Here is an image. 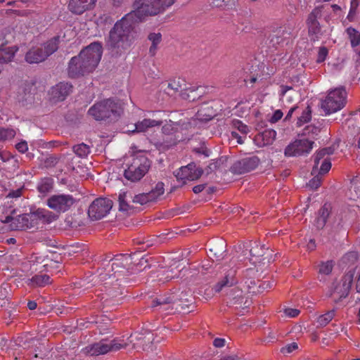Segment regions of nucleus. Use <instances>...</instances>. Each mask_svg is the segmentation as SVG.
Here are the masks:
<instances>
[{
  "instance_id": "60",
  "label": "nucleus",
  "mask_w": 360,
  "mask_h": 360,
  "mask_svg": "<svg viewBox=\"0 0 360 360\" xmlns=\"http://www.w3.org/2000/svg\"><path fill=\"white\" fill-rule=\"evenodd\" d=\"M297 108V106H294V107L291 108L289 110V111H288V114H287V115H286V117H285V120H288V119H290V118L292 117V115L293 112H295V110Z\"/></svg>"
},
{
  "instance_id": "45",
  "label": "nucleus",
  "mask_w": 360,
  "mask_h": 360,
  "mask_svg": "<svg viewBox=\"0 0 360 360\" xmlns=\"http://www.w3.org/2000/svg\"><path fill=\"white\" fill-rule=\"evenodd\" d=\"M328 53V50L325 46H321L319 48V52H318V57H317V62L318 63H322L323 62Z\"/></svg>"
},
{
  "instance_id": "25",
  "label": "nucleus",
  "mask_w": 360,
  "mask_h": 360,
  "mask_svg": "<svg viewBox=\"0 0 360 360\" xmlns=\"http://www.w3.org/2000/svg\"><path fill=\"white\" fill-rule=\"evenodd\" d=\"M51 283V278L47 274H36L26 281L31 288L44 287Z\"/></svg>"
},
{
  "instance_id": "2",
  "label": "nucleus",
  "mask_w": 360,
  "mask_h": 360,
  "mask_svg": "<svg viewBox=\"0 0 360 360\" xmlns=\"http://www.w3.org/2000/svg\"><path fill=\"white\" fill-rule=\"evenodd\" d=\"M103 53L101 43L94 42L71 58L68 69L70 77L76 78L93 72L98 66Z\"/></svg>"
},
{
  "instance_id": "62",
  "label": "nucleus",
  "mask_w": 360,
  "mask_h": 360,
  "mask_svg": "<svg viewBox=\"0 0 360 360\" xmlns=\"http://www.w3.org/2000/svg\"><path fill=\"white\" fill-rule=\"evenodd\" d=\"M355 288L356 292L360 293V273L358 277L356 278Z\"/></svg>"
},
{
  "instance_id": "44",
  "label": "nucleus",
  "mask_w": 360,
  "mask_h": 360,
  "mask_svg": "<svg viewBox=\"0 0 360 360\" xmlns=\"http://www.w3.org/2000/svg\"><path fill=\"white\" fill-rule=\"evenodd\" d=\"M24 191H25L24 186H20V188H17L16 190H12L11 191H9V193L6 195V198H18L22 195Z\"/></svg>"
},
{
  "instance_id": "8",
  "label": "nucleus",
  "mask_w": 360,
  "mask_h": 360,
  "mask_svg": "<svg viewBox=\"0 0 360 360\" xmlns=\"http://www.w3.org/2000/svg\"><path fill=\"white\" fill-rule=\"evenodd\" d=\"M141 339V338H138L137 336L131 335L127 338V341L124 340H113L110 342L101 340L91 345L88 352L92 356H98L105 354L109 352H115L122 348H126L129 344H132V347H134L136 345L134 340Z\"/></svg>"
},
{
  "instance_id": "31",
  "label": "nucleus",
  "mask_w": 360,
  "mask_h": 360,
  "mask_svg": "<svg viewBox=\"0 0 360 360\" xmlns=\"http://www.w3.org/2000/svg\"><path fill=\"white\" fill-rule=\"evenodd\" d=\"M162 89L169 96H173L181 88V85L179 82L171 81L169 82H165L162 84Z\"/></svg>"
},
{
  "instance_id": "1",
  "label": "nucleus",
  "mask_w": 360,
  "mask_h": 360,
  "mask_svg": "<svg viewBox=\"0 0 360 360\" xmlns=\"http://www.w3.org/2000/svg\"><path fill=\"white\" fill-rule=\"evenodd\" d=\"M175 0H136L134 11L117 21L109 32L106 47L115 56L125 53L132 46L137 34L135 25L137 20L155 15L172 6Z\"/></svg>"
},
{
  "instance_id": "15",
  "label": "nucleus",
  "mask_w": 360,
  "mask_h": 360,
  "mask_svg": "<svg viewBox=\"0 0 360 360\" xmlns=\"http://www.w3.org/2000/svg\"><path fill=\"white\" fill-rule=\"evenodd\" d=\"M314 141L308 139H297L290 143L285 148L284 154L287 157L300 156L310 153L313 148Z\"/></svg>"
},
{
  "instance_id": "42",
  "label": "nucleus",
  "mask_w": 360,
  "mask_h": 360,
  "mask_svg": "<svg viewBox=\"0 0 360 360\" xmlns=\"http://www.w3.org/2000/svg\"><path fill=\"white\" fill-rule=\"evenodd\" d=\"M0 160L4 162L12 161L15 163L14 166H15L18 162L17 160L14 158L12 154L6 150L0 151Z\"/></svg>"
},
{
  "instance_id": "24",
  "label": "nucleus",
  "mask_w": 360,
  "mask_h": 360,
  "mask_svg": "<svg viewBox=\"0 0 360 360\" xmlns=\"http://www.w3.org/2000/svg\"><path fill=\"white\" fill-rule=\"evenodd\" d=\"M345 32L352 48L360 58V32L352 27H349L346 29Z\"/></svg>"
},
{
  "instance_id": "47",
  "label": "nucleus",
  "mask_w": 360,
  "mask_h": 360,
  "mask_svg": "<svg viewBox=\"0 0 360 360\" xmlns=\"http://www.w3.org/2000/svg\"><path fill=\"white\" fill-rule=\"evenodd\" d=\"M321 179L319 176H315L313 179H311L307 186L310 187L313 190L317 189L321 186Z\"/></svg>"
},
{
  "instance_id": "4",
  "label": "nucleus",
  "mask_w": 360,
  "mask_h": 360,
  "mask_svg": "<svg viewBox=\"0 0 360 360\" xmlns=\"http://www.w3.org/2000/svg\"><path fill=\"white\" fill-rule=\"evenodd\" d=\"M123 113V106L120 101L108 98L94 103L88 114L95 120H116Z\"/></svg>"
},
{
  "instance_id": "63",
  "label": "nucleus",
  "mask_w": 360,
  "mask_h": 360,
  "mask_svg": "<svg viewBox=\"0 0 360 360\" xmlns=\"http://www.w3.org/2000/svg\"><path fill=\"white\" fill-rule=\"evenodd\" d=\"M315 248V242L314 240H310L307 244V248L309 250H313Z\"/></svg>"
},
{
  "instance_id": "38",
  "label": "nucleus",
  "mask_w": 360,
  "mask_h": 360,
  "mask_svg": "<svg viewBox=\"0 0 360 360\" xmlns=\"http://www.w3.org/2000/svg\"><path fill=\"white\" fill-rule=\"evenodd\" d=\"M311 108L308 105L303 110L301 116L298 118L297 124L301 126L302 124L307 123L311 120Z\"/></svg>"
},
{
  "instance_id": "27",
  "label": "nucleus",
  "mask_w": 360,
  "mask_h": 360,
  "mask_svg": "<svg viewBox=\"0 0 360 360\" xmlns=\"http://www.w3.org/2000/svg\"><path fill=\"white\" fill-rule=\"evenodd\" d=\"M18 49L15 46H8L0 49V63H8L13 60Z\"/></svg>"
},
{
  "instance_id": "57",
  "label": "nucleus",
  "mask_w": 360,
  "mask_h": 360,
  "mask_svg": "<svg viewBox=\"0 0 360 360\" xmlns=\"http://www.w3.org/2000/svg\"><path fill=\"white\" fill-rule=\"evenodd\" d=\"M232 136L235 139H237V141L238 143L241 144L243 143V139L242 136H238V133L236 131H232Z\"/></svg>"
},
{
  "instance_id": "56",
  "label": "nucleus",
  "mask_w": 360,
  "mask_h": 360,
  "mask_svg": "<svg viewBox=\"0 0 360 360\" xmlns=\"http://www.w3.org/2000/svg\"><path fill=\"white\" fill-rule=\"evenodd\" d=\"M205 184L197 185L193 188V191L195 194H198V193H200V192H202L205 189Z\"/></svg>"
},
{
  "instance_id": "50",
  "label": "nucleus",
  "mask_w": 360,
  "mask_h": 360,
  "mask_svg": "<svg viewBox=\"0 0 360 360\" xmlns=\"http://www.w3.org/2000/svg\"><path fill=\"white\" fill-rule=\"evenodd\" d=\"M175 277V276L173 275V271L172 270H167L166 272H165V275L164 277H161L159 278V281L162 283H165V282H167L170 280H172V278H174Z\"/></svg>"
},
{
  "instance_id": "55",
  "label": "nucleus",
  "mask_w": 360,
  "mask_h": 360,
  "mask_svg": "<svg viewBox=\"0 0 360 360\" xmlns=\"http://www.w3.org/2000/svg\"><path fill=\"white\" fill-rule=\"evenodd\" d=\"M213 345L216 347H222L225 345V340L223 338H215Z\"/></svg>"
},
{
  "instance_id": "3",
  "label": "nucleus",
  "mask_w": 360,
  "mask_h": 360,
  "mask_svg": "<svg viewBox=\"0 0 360 360\" xmlns=\"http://www.w3.org/2000/svg\"><path fill=\"white\" fill-rule=\"evenodd\" d=\"M165 192L164 184L158 182L155 187L147 193H139L135 195L134 197L127 192L121 191L119 194V209L120 211L126 212L127 213H132L134 211L133 207L131 206L128 202V198L132 199V202L135 204L141 205H146L150 202L156 201Z\"/></svg>"
},
{
  "instance_id": "41",
  "label": "nucleus",
  "mask_w": 360,
  "mask_h": 360,
  "mask_svg": "<svg viewBox=\"0 0 360 360\" xmlns=\"http://www.w3.org/2000/svg\"><path fill=\"white\" fill-rule=\"evenodd\" d=\"M233 124L236 129H237L240 132H241V134L244 135V137H245L247 134L249 132L248 127L240 120H234L233 122Z\"/></svg>"
},
{
  "instance_id": "30",
  "label": "nucleus",
  "mask_w": 360,
  "mask_h": 360,
  "mask_svg": "<svg viewBox=\"0 0 360 360\" xmlns=\"http://www.w3.org/2000/svg\"><path fill=\"white\" fill-rule=\"evenodd\" d=\"M264 252L265 249L264 246H260L256 242H254L253 245L251 246V249L250 250V255L252 256L251 259L252 260V262H259V258L264 255Z\"/></svg>"
},
{
  "instance_id": "11",
  "label": "nucleus",
  "mask_w": 360,
  "mask_h": 360,
  "mask_svg": "<svg viewBox=\"0 0 360 360\" xmlns=\"http://www.w3.org/2000/svg\"><path fill=\"white\" fill-rule=\"evenodd\" d=\"M112 207V202L108 198H99L94 200L89 207L88 214L93 220L105 217Z\"/></svg>"
},
{
  "instance_id": "12",
  "label": "nucleus",
  "mask_w": 360,
  "mask_h": 360,
  "mask_svg": "<svg viewBox=\"0 0 360 360\" xmlns=\"http://www.w3.org/2000/svg\"><path fill=\"white\" fill-rule=\"evenodd\" d=\"M75 202V198L69 194H55L47 199L46 204L48 207L61 213L68 211Z\"/></svg>"
},
{
  "instance_id": "61",
  "label": "nucleus",
  "mask_w": 360,
  "mask_h": 360,
  "mask_svg": "<svg viewBox=\"0 0 360 360\" xmlns=\"http://www.w3.org/2000/svg\"><path fill=\"white\" fill-rule=\"evenodd\" d=\"M237 358L238 357L236 355H228L223 356L219 360H236Z\"/></svg>"
},
{
  "instance_id": "22",
  "label": "nucleus",
  "mask_w": 360,
  "mask_h": 360,
  "mask_svg": "<svg viewBox=\"0 0 360 360\" xmlns=\"http://www.w3.org/2000/svg\"><path fill=\"white\" fill-rule=\"evenodd\" d=\"M132 262L131 257L129 255H119L112 259L111 268L112 271L116 273L122 272L124 269H128Z\"/></svg>"
},
{
  "instance_id": "35",
  "label": "nucleus",
  "mask_w": 360,
  "mask_h": 360,
  "mask_svg": "<svg viewBox=\"0 0 360 360\" xmlns=\"http://www.w3.org/2000/svg\"><path fill=\"white\" fill-rule=\"evenodd\" d=\"M259 136L263 141V145H270L275 140L276 136V132L274 129H266L264 130L262 133H261Z\"/></svg>"
},
{
  "instance_id": "34",
  "label": "nucleus",
  "mask_w": 360,
  "mask_h": 360,
  "mask_svg": "<svg viewBox=\"0 0 360 360\" xmlns=\"http://www.w3.org/2000/svg\"><path fill=\"white\" fill-rule=\"evenodd\" d=\"M16 135V131L12 128L0 127V142H6L12 140Z\"/></svg>"
},
{
  "instance_id": "18",
  "label": "nucleus",
  "mask_w": 360,
  "mask_h": 360,
  "mask_svg": "<svg viewBox=\"0 0 360 360\" xmlns=\"http://www.w3.org/2000/svg\"><path fill=\"white\" fill-rule=\"evenodd\" d=\"M321 16V11L319 8L314 9L309 15L307 18V26L309 29V34L314 41L318 39L319 34L321 32V27L318 21V18Z\"/></svg>"
},
{
  "instance_id": "49",
  "label": "nucleus",
  "mask_w": 360,
  "mask_h": 360,
  "mask_svg": "<svg viewBox=\"0 0 360 360\" xmlns=\"http://www.w3.org/2000/svg\"><path fill=\"white\" fill-rule=\"evenodd\" d=\"M284 313L286 316L294 318L299 315L300 311L297 309L288 308L285 309Z\"/></svg>"
},
{
  "instance_id": "32",
  "label": "nucleus",
  "mask_w": 360,
  "mask_h": 360,
  "mask_svg": "<svg viewBox=\"0 0 360 360\" xmlns=\"http://www.w3.org/2000/svg\"><path fill=\"white\" fill-rule=\"evenodd\" d=\"M335 315V310L333 309L319 316L316 319L317 327H324L328 324Z\"/></svg>"
},
{
  "instance_id": "20",
  "label": "nucleus",
  "mask_w": 360,
  "mask_h": 360,
  "mask_svg": "<svg viewBox=\"0 0 360 360\" xmlns=\"http://www.w3.org/2000/svg\"><path fill=\"white\" fill-rule=\"evenodd\" d=\"M97 0H70L68 8L77 15H81L86 11L92 9Z\"/></svg>"
},
{
  "instance_id": "26",
  "label": "nucleus",
  "mask_w": 360,
  "mask_h": 360,
  "mask_svg": "<svg viewBox=\"0 0 360 360\" xmlns=\"http://www.w3.org/2000/svg\"><path fill=\"white\" fill-rule=\"evenodd\" d=\"M162 121L155 120L152 119H144L142 121L138 122L135 124V129L132 130L133 132H144L148 129L154 127L160 126Z\"/></svg>"
},
{
  "instance_id": "10",
  "label": "nucleus",
  "mask_w": 360,
  "mask_h": 360,
  "mask_svg": "<svg viewBox=\"0 0 360 360\" xmlns=\"http://www.w3.org/2000/svg\"><path fill=\"white\" fill-rule=\"evenodd\" d=\"M15 210L6 217H0L1 222L8 224V228L12 231L25 230L34 227L30 214H25L14 217Z\"/></svg>"
},
{
  "instance_id": "6",
  "label": "nucleus",
  "mask_w": 360,
  "mask_h": 360,
  "mask_svg": "<svg viewBox=\"0 0 360 360\" xmlns=\"http://www.w3.org/2000/svg\"><path fill=\"white\" fill-rule=\"evenodd\" d=\"M127 169L124 172V177L132 182L140 181L148 172L150 162L143 155H134L131 161L127 163Z\"/></svg>"
},
{
  "instance_id": "64",
  "label": "nucleus",
  "mask_w": 360,
  "mask_h": 360,
  "mask_svg": "<svg viewBox=\"0 0 360 360\" xmlns=\"http://www.w3.org/2000/svg\"><path fill=\"white\" fill-rule=\"evenodd\" d=\"M291 89H292V88L289 87L288 86H281V94L283 96H284L288 91L291 90Z\"/></svg>"
},
{
  "instance_id": "28",
  "label": "nucleus",
  "mask_w": 360,
  "mask_h": 360,
  "mask_svg": "<svg viewBox=\"0 0 360 360\" xmlns=\"http://www.w3.org/2000/svg\"><path fill=\"white\" fill-rule=\"evenodd\" d=\"M53 186V181L52 179L44 178L39 182L37 185V190L42 195V196H45L47 193L52 191Z\"/></svg>"
},
{
  "instance_id": "33",
  "label": "nucleus",
  "mask_w": 360,
  "mask_h": 360,
  "mask_svg": "<svg viewBox=\"0 0 360 360\" xmlns=\"http://www.w3.org/2000/svg\"><path fill=\"white\" fill-rule=\"evenodd\" d=\"M148 39L151 41L152 44L149 49V53L151 56H154L158 49V45L162 40V35L160 33H150L148 37Z\"/></svg>"
},
{
  "instance_id": "58",
  "label": "nucleus",
  "mask_w": 360,
  "mask_h": 360,
  "mask_svg": "<svg viewBox=\"0 0 360 360\" xmlns=\"http://www.w3.org/2000/svg\"><path fill=\"white\" fill-rule=\"evenodd\" d=\"M7 288L6 287L1 288L0 290V298L5 299L7 296Z\"/></svg>"
},
{
  "instance_id": "54",
  "label": "nucleus",
  "mask_w": 360,
  "mask_h": 360,
  "mask_svg": "<svg viewBox=\"0 0 360 360\" xmlns=\"http://www.w3.org/2000/svg\"><path fill=\"white\" fill-rule=\"evenodd\" d=\"M33 88V84H25L23 90L25 91V99H27L31 95V91Z\"/></svg>"
},
{
  "instance_id": "53",
  "label": "nucleus",
  "mask_w": 360,
  "mask_h": 360,
  "mask_svg": "<svg viewBox=\"0 0 360 360\" xmlns=\"http://www.w3.org/2000/svg\"><path fill=\"white\" fill-rule=\"evenodd\" d=\"M172 302L171 299L167 298V299H157L156 300L153 301V307L162 305L164 304L170 303Z\"/></svg>"
},
{
  "instance_id": "59",
  "label": "nucleus",
  "mask_w": 360,
  "mask_h": 360,
  "mask_svg": "<svg viewBox=\"0 0 360 360\" xmlns=\"http://www.w3.org/2000/svg\"><path fill=\"white\" fill-rule=\"evenodd\" d=\"M37 304L36 302H34V301H29L27 303V307L30 310L35 309L37 308Z\"/></svg>"
},
{
  "instance_id": "23",
  "label": "nucleus",
  "mask_w": 360,
  "mask_h": 360,
  "mask_svg": "<svg viewBox=\"0 0 360 360\" xmlns=\"http://www.w3.org/2000/svg\"><path fill=\"white\" fill-rule=\"evenodd\" d=\"M34 227L37 224V221L43 223H51L56 219V215L49 210L38 209L30 214Z\"/></svg>"
},
{
  "instance_id": "43",
  "label": "nucleus",
  "mask_w": 360,
  "mask_h": 360,
  "mask_svg": "<svg viewBox=\"0 0 360 360\" xmlns=\"http://www.w3.org/2000/svg\"><path fill=\"white\" fill-rule=\"evenodd\" d=\"M358 6V1L356 0H352L351 6L347 15V18L350 21H353L356 16V9Z\"/></svg>"
},
{
  "instance_id": "37",
  "label": "nucleus",
  "mask_w": 360,
  "mask_h": 360,
  "mask_svg": "<svg viewBox=\"0 0 360 360\" xmlns=\"http://www.w3.org/2000/svg\"><path fill=\"white\" fill-rule=\"evenodd\" d=\"M319 132V127L315 126L314 124H309L303 129L302 135L314 138L315 136L318 135Z\"/></svg>"
},
{
  "instance_id": "14",
  "label": "nucleus",
  "mask_w": 360,
  "mask_h": 360,
  "mask_svg": "<svg viewBox=\"0 0 360 360\" xmlns=\"http://www.w3.org/2000/svg\"><path fill=\"white\" fill-rule=\"evenodd\" d=\"M354 276V271H349L341 278L340 282L335 286L331 296L337 302L339 300L345 298L349 292L353 283Z\"/></svg>"
},
{
  "instance_id": "9",
  "label": "nucleus",
  "mask_w": 360,
  "mask_h": 360,
  "mask_svg": "<svg viewBox=\"0 0 360 360\" xmlns=\"http://www.w3.org/2000/svg\"><path fill=\"white\" fill-rule=\"evenodd\" d=\"M347 92L342 87L330 91L326 98L321 101V108L326 115L336 112L342 109L346 104Z\"/></svg>"
},
{
  "instance_id": "51",
  "label": "nucleus",
  "mask_w": 360,
  "mask_h": 360,
  "mask_svg": "<svg viewBox=\"0 0 360 360\" xmlns=\"http://www.w3.org/2000/svg\"><path fill=\"white\" fill-rule=\"evenodd\" d=\"M283 115V112L281 110H276L274 112L272 117H271L270 122L271 123H276L282 118Z\"/></svg>"
},
{
  "instance_id": "36",
  "label": "nucleus",
  "mask_w": 360,
  "mask_h": 360,
  "mask_svg": "<svg viewBox=\"0 0 360 360\" xmlns=\"http://www.w3.org/2000/svg\"><path fill=\"white\" fill-rule=\"evenodd\" d=\"M73 151L78 157L83 158L89 154L90 148L87 145L80 143L73 146Z\"/></svg>"
},
{
  "instance_id": "52",
  "label": "nucleus",
  "mask_w": 360,
  "mask_h": 360,
  "mask_svg": "<svg viewBox=\"0 0 360 360\" xmlns=\"http://www.w3.org/2000/svg\"><path fill=\"white\" fill-rule=\"evenodd\" d=\"M15 148L21 153H24L28 150L27 143L25 141L17 143Z\"/></svg>"
},
{
  "instance_id": "13",
  "label": "nucleus",
  "mask_w": 360,
  "mask_h": 360,
  "mask_svg": "<svg viewBox=\"0 0 360 360\" xmlns=\"http://www.w3.org/2000/svg\"><path fill=\"white\" fill-rule=\"evenodd\" d=\"M333 153L331 148H326L319 150L314 155V165L311 171V174L315 175L324 174L327 173L331 168V163L326 155Z\"/></svg>"
},
{
  "instance_id": "5",
  "label": "nucleus",
  "mask_w": 360,
  "mask_h": 360,
  "mask_svg": "<svg viewBox=\"0 0 360 360\" xmlns=\"http://www.w3.org/2000/svg\"><path fill=\"white\" fill-rule=\"evenodd\" d=\"M16 345L22 347L23 349L30 346L35 347V349L33 352L26 354L21 349H15L13 353L15 360H44L49 354V348L33 338L19 337L16 340Z\"/></svg>"
},
{
  "instance_id": "39",
  "label": "nucleus",
  "mask_w": 360,
  "mask_h": 360,
  "mask_svg": "<svg viewBox=\"0 0 360 360\" xmlns=\"http://www.w3.org/2000/svg\"><path fill=\"white\" fill-rule=\"evenodd\" d=\"M333 263L332 261H327L325 262H321L319 266V274L321 275H329L333 270Z\"/></svg>"
},
{
  "instance_id": "29",
  "label": "nucleus",
  "mask_w": 360,
  "mask_h": 360,
  "mask_svg": "<svg viewBox=\"0 0 360 360\" xmlns=\"http://www.w3.org/2000/svg\"><path fill=\"white\" fill-rule=\"evenodd\" d=\"M330 214V205L325 204L319 211L316 219V226L321 229L326 224V220Z\"/></svg>"
},
{
  "instance_id": "19",
  "label": "nucleus",
  "mask_w": 360,
  "mask_h": 360,
  "mask_svg": "<svg viewBox=\"0 0 360 360\" xmlns=\"http://www.w3.org/2000/svg\"><path fill=\"white\" fill-rule=\"evenodd\" d=\"M259 160L256 156L243 158L233 165V169L239 174L249 172L259 165Z\"/></svg>"
},
{
  "instance_id": "48",
  "label": "nucleus",
  "mask_w": 360,
  "mask_h": 360,
  "mask_svg": "<svg viewBox=\"0 0 360 360\" xmlns=\"http://www.w3.org/2000/svg\"><path fill=\"white\" fill-rule=\"evenodd\" d=\"M245 285H247V287L248 288L249 292H250V293H256V292H259V290H255V288H256V285H257V282H256L255 280H254V279H247L245 281Z\"/></svg>"
},
{
  "instance_id": "40",
  "label": "nucleus",
  "mask_w": 360,
  "mask_h": 360,
  "mask_svg": "<svg viewBox=\"0 0 360 360\" xmlns=\"http://www.w3.org/2000/svg\"><path fill=\"white\" fill-rule=\"evenodd\" d=\"M242 290L238 288H233L231 290L229 295L234 300L233 304H241L243 302V297L242 296Z\"/></svg>"
},
{
  "instance_id": "7",
  "label": "nucleus",
  "mask_w": 360,
  "mask_h": 360,
  "mask_svg": "<svg viewBox=\"0 0 360 360\" xmlns=\"http://www.w3.org/2000/svg\"><path fill=\"white\" fill-rule=\"evenodd\" d=\"M59 37H54L46 43L30 49L25 54V60L30 64L44 61L49 56L57 51Z\"/></svg>"
},
{
  "instance_id": "16",
  "label": "nucleus",
  "mask_w": 360,
  "mask_h": 360,
  "mask_svg": "<svg viewBox=\"0 0 360 360\" xmlns=\"http://www.w3.org/2000/svg\"><path fill=\"white\" fill-rule=\"evenodd\" d=\"M224 274L223 278L219 281L214 287L216 292H219L225 287H231L237 283L236 269L235 262H232L229 264H224L221 267Z\"/></svg>"
},
{
  "instance_id": "46",
  "label": "nucleus",
  "mask_w": 360,
  "mask_h": 360,
  "mask_svg": "<svg viewBox=\"0 0 360 360\" xmlns=\"http://www.w3.org/2000/svg\"><path fill=\"white\" fill-rule=\"evenodd\" d=\"M297 349H298L297 344L296 342H292V343L288 344L286 346L282 347L281 349V352L284 354H288Z\"/></svg>"
},
{
  "instance_id": "17",
  "label": "nucleus",
  "mask_w": 360,
  "mask_h": 360,
  "mask_svg": "<svg viewBox=\"0 0 360 360\" xmlns=\"http://www.w3.org/2000/svg\"><path fill=\"white\" fill-rule=\"evenodd\" d=\"M203 173L201 168L197 167L194 163H190L186 166L181 167L175 173L177 179L183 181H194L200 178Z\"/></svg>"
},
{
  "instance_id": "21",
  "label": "nucleus",
  "mask_w": 360,
  "mask_h": 360,
  "mask_svg": "<svg viewBox=\"0 0 360 360\" xmlns=\"http://www.w3.org/2000/svg\"><path fill=\"white\" fill-rule=\"evenodd\" d=\"M72 86L67 82H60L51 89V99L56 102L62 101L72 91Z\"/></svg>"
}]
</instances>
